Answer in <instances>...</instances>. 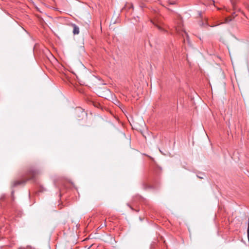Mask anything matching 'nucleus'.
<instances>
[{
    "label": "nucleus",
    "instance_id": "9",
    "mask_svg": "<svg viewBox=\"0 0 249 249\" xmlns=\"http://www.w3.org/2000/svg\"><path fill=\"white\" fill-rule=\"evenodd\" d=\"M101 226H102V228H103V225H101Z\"/></svg>",
    "mask_w": 249,
    "mask_h": 249
},
{
    "label": "nucleus",
    "instance_id": "4",
    "mask_svg": "<svg viewBox=\"0 0 249 249\" xmlns=\"http://www.w3.org/2000/svg\"><path fill=\"white\" fill-rule=\"evenodd\" d=\"M151 22H153V24L156 26L157 27L159 30H160V31H162L163 29H162V28L159 24H158L157 23H156L154 22H153L152 21H151Z\"/></svg>",
    "mask_w": 249,
    "mask_h": 249
},
{
    "label": "nucleus",
    "instance_id": "10",
    "mask_svg": "<svg viewBox=\"0 0 249 249\" xmlns=\"http://www.w3.org/2000/svg\"><path fill=\"white\" fill-rule=\"evenodd\" d=\"M101 226H102V228H103V225H101Z\"/></svg>",
    "mask_w": 249,
    "mask_h": 249
},
{
    "label": "nucleus",
    "instance_id": "12",
    "mask_svg": "<svg viewBox=\"0 0 249 249\" xmlns=\"http://www.w3.org/2000/svg\"><path fill=\"white\" fill-rule=\"evenodd\" d=\"M129 207H130V208L131 209H132V210H133L132 207H131V206H129Z\"/></svg>",
    "mask_w": 249,
    "mask_h": 249
},
{
    "label": "nucleus",
    "instance_id": "2",
    "mask_svg": "<svg viewBox=\"0 0 249 249\" xmlns=\"http://www.w3.org/2000/svg\"><path fill=\"white\" fill-rule=\"evenodd\" d=\"M176 31L177 33L178 34H181L182 36H183V35L182 34L184 33L186 35V36H188V35L187 33H186L184 30L182 28L180 25H178V27H176Z\"/></svg>",
    "mask_w": 249,
    "mask_h": 249
},
{
    "label": "nucleus",
    "instance_id": "11",
    "mask_svg": "<svg viewBox=\"0 0 249 249\" xmlns=\"http://www.w3.org/2000/svg\"><path fill=\"white\" fill-rule=\"evenodd\" d=\"M101 226H102V228H103V225H101Z\"/></svg>",
    "mask_w": 249,
    "mask_h": 249
},
{
    "label": "nucleus",
    "instance_id": "8",
    "mask_svg": "<svg viewBox=\"0 0 249 249\" xmlns=\"http://www.w3.org/2000/svg\"><path fill=\"white\" fill-rule=\"evenodd\" d=\"M197 177L200 178H203V177H201V176H197Z\"/></svg>",
    "mask_w": 249,
    "mask_h": 249
},
{
    "label": "nucleus",
    "instance_id": "3",
    "mask_svg": "<svg viewBox=\"0 0 249 249\" xmlns=\"http://www.w3.org/2000/svg\"><path fill=\"white\" fill-rule=\"evenodd\" d=\"M71 26L73 28V34L74 35H78L79 33V27L75 24H72Z\"/></svg>",
    "mask_w": 249,
    "mask_h": 249
},
{
    "label": "nucleus",
    "instance_id": "7",
    "mask_svg": "<svg viewBox=\"0 0 249 249\" xmlns=\"http://www.w3.org/2000/svg\"><path fill=\"white\" fill-rule=\"evenodd\" d=\"M232 4L233 8L234 9L235 8V5H234V4L233 3H232Z\"/></svg>",
    "mask_w": 249,
    "mask_h": 249
},
{
    "label": "nucleus",
    "instance_id": "5",
    "mask_svg": "<svg viewBox=\"0 0 249 249\" xmlns=\"http://www.w3.org/2000/svg\"><path fill=\"white\" fill-rule=\"evenodd\" d=\"M129 8V9H130V8H133V5L131 4V3H129L127 5H126L125 6V8Z\"/></svg>",
    "mask_w": 249,
    "mask_h": 249
},
{
    "label": "nucleus",
    "instance_id": "6",
    "mask_svg": "<svg viewBox=\"0 0 249 249\" xmlns=\"http://www.w3.org/2000/svg\"><path fill=\"white\" fill-rule=\"evenodd\" d=\"M231 20H232L231 18L229 17L226 19V22H228L231 21Z\"/></svg>",
    "mask_w": 249,
    "mask_h": 249
},
{
    "label": "nucleus",
    "instance_id": "1",
    "mask_svg": "<svg viewBox=\"0 0 249 249\" xmlns=\"http://www.w3.org/2000/svg\"><path fill=\"white\" fill-rule=\"evenodd\" d=\"M40 173V171L36 168H30L27 173L25 179L15 180L13 182V186L16 187L19 185L24 184L28 180L34 179L36 176Z\"/></svg>",
    "mask_w": 249,
    "mask_h": 249
}]
</instances>
